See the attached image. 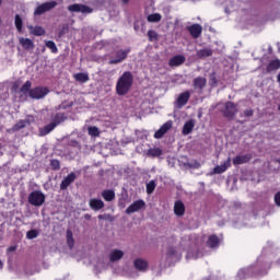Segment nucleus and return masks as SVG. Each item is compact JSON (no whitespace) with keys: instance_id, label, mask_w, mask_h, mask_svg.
<instances>
[{"instance_id":"obj_1","label":"nucleus","mask_w":280,"mask_h":280,"mask_svg":"<svg viewBox=\"0 0 280 280\" xmlns=\"http://www.w3.org/2000/svg\"><path fill=\"white\" fill-rule=\"evenodd\" d=\"M135 82V77L132 72L125 71L117 80L116 83V93L117 95L124 96L130 93V89H132V84Z\"/></svg>"},{"instance_id":"obj_2","label":"nucleus","mask_w":280,"mask_h":280,"mask_svg":"<svg viewBox=\"0 0 280 280\" xmlns=\"http://www.w3.org/2000/svg\"><path fill=\"white\" fill-rule=\"evenodd\" d=\"M131 49H118L114 52V56L110 57L108 65H120V62H124L128 58V54H130Z\"/></svg>"},{"instance_id":"obj_3","label":"nucleus","mask_w":280,"mask_h":280,"mask_svg":"<svg viewBox=\"0 0 280 280\" xmlns=\"http://www.w3.org/2000/svg\"><path fill=\"white\" fill-rule=\"evenodd\" d=\"M28 203L33 207H43L45 205V194L40 190H34L28 195Z\"/></svg>"},{"instance_id":"obj_4","label":"nucleus","mask_w":280,"mask_h":280,"mask_svg":"<svg viewBox=\"0 0 280 280\" xmlns=\"http://www.w3.org/2000/svg\"><path fill=\"white\" fill-rule=\"evenodd\" d=\"M56 5H58V2L56 1L44 2L36 7L34 11V16H40L45 14V12H49L50 10H54Z\"/></svg>"},{"instance_id":"obj_5","label":"nucleus","mask_w":280,"mask_h":280,"mask_svg":"<svg viewBox=\"0 0 280 280\" xmlns=\"http://www.w3.org/2000/svg\"><path fill=\"white\" fill-rule=\"evenodd\" d=\"M49 94V88L36 86L30 91L31 100H43L46 95Z\"/></svg>"},{"instance_id":"obj_6","label":"nucleus","mask_w":280,"mask_h":280,"mask_svg":"<svg viewBox=\"0 0 280 280\" xmlns=\"http://www.w3.org/2000/svg\"><path fill=\"white\" fill-rule=\"evenodd\" d=\"M222 113L223 117H226V119H233L235 117V114L237 113V107L233 102H226L224 104Z\"/></svg>"},{"instance_id":"obj_7","label":"nucleus","mask_w":280,"mask_h":280,"mask_svg":"<svg viewBox=\"0 0 280 280\" xmlns=\"http://www.w3.org/2000/svg\"><path fill=\"white\" fill-rule=\"evenodd\" d=\"M68 10L69 12H81V14H93V8L80 3L70 4Z\"/></svg>"},{"instance_id":"obj_8","label":"nucleus","mask_w":280,"mask_h":280,"mask_svg":"<svg viewBox=\"0 0 280 280\" xmlns=\"http://www.w3.org/2000/svg\"><path fill=\"white\" fill-rule=\"evenodd\" d=\"M145 208V201L143 199H139L133 201L127 209L126 213L127 215H130L132 213H137V211H141V209Z\"/></svg>"},{"instance_id":"obj_9","label":"nucleus","mask_w":280,"mask_h":280,"mask_svg":"<svg viewBox=\"0 0 280 280\" xmlns=\"http://www.w3.org/2000/svg\"><path fill=\"white\" fill-rule=\"evenodd\" d=\"M75 178H78V175H75L74 172H71L68 174L60 184V190L61 191H67L69 189V186L72 185V183H75Z\"/></svg>"},{"instance_id":"obj_10","label":"nucleus","mask_w":280,"mask_h":280,"mask_svg":"<svg viewBox=\"0 0 280 280\" xmlns=\"http://www.w3.org/2000/svg\"><path fill=\"white\" fill-rule=\"evenodd\" d=\"M172 126H174V121L168 120L160 127L158 131L154 133V139H163V136L168 131L172 130Z\"/></svg>"},{"instance_id":"obj_11","label":"nucleus","mask_w":280,"mask_h":280,"mask_svg":"<svg viewBox=\"0 0 280 280\" xmlns=\"http://www.w3.org/2000/svg\"><path fill=\"white\" fill-rule=\"evenodd\" d=\"M191 97V93L189 91H185L180 93L176 100V106L178 108H183V106H187V103L189 102Z\"/></svg>"},{"instance_id":"obj_12","label":"nucleus","mask_w":280,"mask_h":280,"mask_svg":"<svg viewBox=\"0 0 280 280\" xmlns=\"http://www.w3.org/2000/svg\"><path fill=\"white\" fill-rule=\"evenodd\" d=\"M187 31L189 32L190 36H192V38H200V36L202 35V25L192 24L190 26H187Z\"/></svg>"},{"instance_id":"obj_13","label":"nucleus","mask_w":280,"mask_h":280,"mask_svg":"<svg viewBox=\"0 0 280 280\" xmlns=\"http://www.w3.org/2000/svg\"><path fill=\"white\" fill-rule=\"evenodd\" d=\"M222 242V238H220L218 235L215 234H211L209 237H208V241H207V246L208 248H219L220 247V244Z\"/></svg>"},{"instance_id":"obj_14","label":"nucleus","mask_w":280,"mask_h":280,"mask_svg":"<svg viewBox=\"0 0 280 280\" xmlns=\"http://www.w3.org/2000/svg\"><path fill=\"white\" fill-rule=\"evenodd\" d=\"M185 60L186 58L184 55H176L168 60V66L180 67V65H185Z\"/></svg>"},{"instance_id":"obj_15","label":"nucleus","mask_w":280,"mask_h":280,"mask_svg":"<svg viewBox=\"0 0 280 280\" xmlns=\"http://www.w3.org/2000/svg\"><path fill=\"white\" fill-rule=\"evenodd\" d=\"M229 167H231V158H228V161H224L223 164L215 166L212 174H224Z\"/></svg>"},{"instance_id":"obj_16","label":"nucleus","mask_w":280,"mask_h":280,"mask_svg":"<svg viewBox=\"0 0 280 280\" xmlns=\"http://www.w3.org/2000/svg\"><path fill=\"white\" fill-rule=\"evenodd\" d=\"M174 213L177 218H183V215H185V203L182 200L175 201Z\"/></svg>"},{"instance_id":"obj_17","label":"nucleus","mask_w":280,"mask_h":280,"mask_svg":"<svg viewBox=\"0 0 280 280\" xmlns=\"http://www.w3.org/2000/svg\"><path fill=\"white\" fill-rule=\"evenodd\" d=\"M133 267L136 268V270H139L140 272H145V270H148V260L142 258H137L133 261Z\"/></svg>"},{"instance_id":"obj_18","label":"nucleus","mask_w":280,"mask_h":280,"mask_svg":"<svg viewBox=\"0 0 280 280\" xmlns=\"http://www.w3.org/2000/svg\"><path fill=\"white\" fill-rule=\"evenodd\" d=\"M89 205L93 211H100L105 207L104 201L102 199L96 198L90 199Z\"/></svg>"},{"instance_id":"obj_19","label":"nucleus","mask_w":280,"mask_h":280,"mask_svg":"<svg viewBox=\"0 0 280 280\" xmlns=\"http://www.w3.org/2000/svg\"><path fill=\"white\" fill-rule=\"evenodd\" d=\"M194 89H198L199 91H202L205 86H207V79L203 77H197L192 81Z\"/></svg>"},{"instance_id":"obj_20","label":"nucleus","mask_w":280,"mask_h":280,"mask_svg":"<svg viewBox=\"0 0 280 280\" xmlns=\"http://www.w3.org/2000/svg\"><path fill=\"white\" fill-rule=\"evenodd\" d=\"M20 45H22L23 49H25L26 51H30V49H34L35 47L34 40L25 37L20 38Z\"/></svg>"},{"instance_id":"obj_21","label":"nucleus","mask_w":280,"mask_h":280,"mask_svg":"<svg viewBox=\"0 0 280 280\" xmlns=\"http://www.w3.org/2000/svg\"><path fill=\"white\" fill-rule=\"evenodd\" d=\"M102 198L105 202H113L115 200V190L105 189L102 191Z\"/></svg>"},{"instance_id":"obj_22","label":"nucleus","mask_w":280,"mask_h":280,"mask_svg":"<svg viewBox=\"0 0 280 280\" xmlns=\"http://www.w3.org/2000/svg\"><path fill=\"white\" fill-rule=\"evenodd\" d=\"M196 126V124H194V120H188L184 124L182 133L187 136V135H191V132H194V127Z\"/></svg>"},{"instance_id":"obj_23","label":"nucleus","mask_w":280,"mask_h":280,"mask_svg":"<svg viewBox=\"0 0 280 280\" xmlns=\"http://www.w3.org/2000/svg\"><path fill=\"white\" fill-rule=\"evenodd\" d=\"M279 69H280V60L273 59L269 61L267 66V73H272V71H279Z\"/></svg>"},{"instance_id":"obj_24","label":"nucleus","mask_w":280,"mask_h":280,"mask_svg":"<svg viewBox=\"0 0 280 280\" xmlns=\"http://www.w3.org/2000/svg\"><path fill=\"white\" fill-rule=\"evenodd\" d=\"M124 258V252H121V249H114L110 254H109V261H119V259Z\"/></svg>"},{"instance_id":"obj_25","label":"nucleus","mask_w":280,"mask_h":280,"mask_svg":"<svg viewBox=\"0 0 280 280\" xmlns=\"http://www.w3.org/2000/svg\"><path fill=\"white\" fill-rule=\"evenodd\" d=\"M32 91V81H26L22 88L20 89V93L24 95V97H30V92Z\"/></svg>"},{"instance_id":"obj_26","label":"nucleus","mask_w":280,"mask_h":280,"mask_svg":"<svg viewBox=\"0 0 280 280\" xmlns=\"http://www.w3.org/2000/svg\"><path fill=\"white\" fill-rule=\"evenodd\" d=\"M67 119V115L65 113H57L52 117V124H56V126H60L65 120Z\"/></svg>"},{"instance_id":"obj_27","label":"nucleus","mask_w":280,"mask_h":280,"mask_svg":"<svg viewBox=\"0 0 280 280\" xmlns=\"http://www.w3.org/2000/svg\"><path fill=\"white\" fill-rule=\"evenodd\" d=\"M197 56L199 58H209L210 56H213V50L211 48H202L197 51Z\"/></svg>"},{"instance_id":"obj_28","label":"nucleus","mask_w":280,"mask_h":280,"mask_svg":"<svg viewBox=\"0 0 280 280\" xmlns=\"http://www.w3.org/2000/svg\"><path fill=\"white\" fill-rule=\"evenodd\" d=\"M74 80L81 82L82 84L89 82V74L84 72H79L74 74Z\"/></svg>"},{"instance_id":"obj_29","label":"nucleus","mask_w":280,"mask_h":280,"mask_svg":"<svg viewBox=\"0 0 280 280\" xmlns=\"http://www.w3.org/2000/svg\"><path fill=\"white\" fill-rule=\"evenodd\" d=\"M56 127V124L50 122L40 130V135L45 137L46 135H49V132H51Z\"/></svg>"},{"instance_id":"obj_30","label":"nucleus","mask_w":280,"mask_h":280,"mask_svg":"<svg viewBox=\"0 0 280 280\" xmlns=\"http://www.w3.org/2000/svg\"><path fill=\"white\" fill-rule=\"evenodd\" d=\"M14 25H15L18 32H20V33L23 32V19L21 18V15L15 14Z\"/></svg>"},{"instance_id":"obj_31","label":"nucleus","mask_w":280,"mask_h":280,"mask_svg":"<svg viewBox=\"0 0 280 280\" xmlns=\"http://www.w3.org/2000/svg\"><path fill=\"white\" fill-rule=\"evenodd\" d=\"M147 154L148 156H152L153 159H156V156H161V154H163V150L159 148L149 149Z\"/></svg>"},{"instance_id":"obj_32","label":"nucleus","mask_w":280,"mask_h":280,"mask_svg":"<svg viewBox=\"0 0 280 280\" xmlns=\"http://www.w3.org/2000/svg\"><path fill=\"white\" fill-rule=\"evenodd\" d=\"M232 163L235 165V167H237V165H244V163H246V155H236L232 160Z\"/></svg>"},{"instance_id":"obj_33","label":"nucleus","mask_w":280,"mask_h":280,"mask_svg":"<svg viewBox=\"0 0 280 280\" xmlns=\"http://www.w3.org/2000/svg\"><path fill=\"white\" fill-rule=\"evenodd\" d=\"M31 30H32V34L33 36H45V28H43V26H35V27H32L31 26Z\"/></svg>"},{"instance_id":"obj_34","label":"nucleus","mask_w":280,"mask_h":280,"mask_svg":"<svg viewBox=\"0 0 280 280\" xmlns=\"http://www.w3.org/2000/svg\"><path fill=\"white\" fill-rule=\"evenodd\" d=\"M162 16L160 13H152L150 15H148L147 21H149V23H159V21H161Z\"/></svg>"},{"instance_id":"obj_35","label":"nucleus","mask_w":280,"mask_h":280,"mask_svg":"<svg viewBox=\"0 0 280 280\" xmlns=\"http://www.w3.org/2000/svg\"><path fill=\"white\" fill-rule=\"evenodd\" d=\"M45 45L48 47V49H50L51 54H58V46H56V42L47 40Z\"/></svg>"},{"instance_id":"obj_36","label":"nucleus","mask_w":280,"mask_h":280,"mask_svg":"<svg viewBox=\"0 0 280 280\" xmlns=\"http://www.w3.org/2000/svg\"><path fill=\"white\" fill-rule=\"evenodd\" d=\"M67 244L69 248L75 246V240H73V233L71 231H67Z\"/></svg>"},{"instance_id":"obj_37","label":"nucleus","mask_w":280,"mask_h":280,"mask_svg":"<svg viewBox=\"0 0 280 280\" xmlns=\"http://www.w3.org/2000/svg\"><path fill=\"white\" fill-rule=\"evenodd\" d=\"M154 189H156V182L154 180H150L148 184H147V194H154Z\"/></svg>"},{"instance_id":"obj_38","label":"nucleus","mask_w":280,"mask_h":280,"mask_svg":"<svg viewBox=\"0 0 280 280\" xmlns=\"http://www.w3.org/2000/svg\"><path fill=\"white\" fill-rule=\"evenodd\" d=\"M27 127V120H20L13 126V130H23Z\"/></svg>"},{"instance_id":"obj_39","label":"nucleus","mask_w":280,"mask_h":280,"mask_svg":"<svg viewBox=\"0 0 280 280\" xmlns=\"http://www.w3.org/2000/svg\"><path fill=\"white\" fill-rule=\"evenodd\" d=\"M148 38H149L150 43H153V40H159V34L155 31L149 30Z\"/></svg>"},{"instance_id":"obj_40","label":"nucleus","mask_w":280,"mask_h":280,"mask_svg":"<svg viewBox=\"0 0 280 280\" xmlns=\"http://www.w3.org/2000/svg\"><path fill=\"white\" fill-rule=\"evenodd\" d=\"M88 132L90 137H100V129L95 126L89 127Z\"/></svg>"},{"instance_id":"obj_41","label":"nucleus","mask_w":280,"mask_h":280,"mask_svg":"<svg viewBox=\"0 0 280 280\" xmlns=\"http://www.w3.org/2000/svg\"><path fill=\"white\" fill-rule=\"evenodd\" d=\"M38 235H39L38 230H30V231L26 233L27 240H36V237H38Z\"/></svg>"},{"instance_id":"obj_42","label":"nucleus","mask_w":280,"mask_h":280,"mask_svg":"<svg viewBox=\"0 0 280 280\" xmlns=\"http://www.w3.org/2000/svg\"><path fill=\"white\" fill-rule=\"evenodd\" d=\"M50 167H51V170H55L56 172H58V170H60V161L51 160Z\"/></svg>"},{"instance_id":"obj_43","label":"nucleus","mask_w":280,"mask_h":280,"mask_svg":"<svg viewBox=\"0 0 280 280\" xmlns=\"http://www.w3.org/2000/svg\"><path fill=\"white\" fill-rule=\"evenodd\" d=\"M71 106H73V102H70V103L63 102L59 105V109L67 110V108H71Z\"/></svg>"},{"instance_id":"obj_44","label":"nucleus","mask_w":280,"mask_h":280,"mask_svg":"<svg viewBox=\"0 0 280 280\" xmlns=\"http://www.w3.org/2000/svg\"><path fill=\"white\" fill-rule=\"evenodd\" d=\"M275 202L278 207H280V191L276 194L275 196Z\"/></svg>"},{"instance_id":"obj_45","label":"nucleus","mask_w":280,"mask_h":280,"mask_svg":"<svg viewBox=\"0 0 280 280\" xmlns=\"http://www.w3.org/2000/svg\"><path fill=\"white\" fill-rule=\"evenodd\" d=\"M168 257H173V255H176V249L170 248L167 252Z\"/></svg>"},{"instance_id":"obj_46","label":"nucleus","mask_w":280,"mask_h":280,"mask_svg":"<svg viewBox=\"0 0 280 280\" xmlns=\"http://www.w3.org/2000/svg\"><path fill=\"white\" fill-rule=\"evenodd\" d=\"M71 145H73V148H80V143L77 140H72Z\"/></svg>"},{"instance_id":"obj_47","label":"nucleus","mask_w":280,"mask_h":280,"mask_svg":"<svg viewBox=\"0 0 280 280\" xmlns=\"http://www.w3.org/2000/svg\"><path fill=\"white\" fill-rule=\"evenodd\" d=\"M98 220H108L106 214H100Z\"/></svg>"},{"instance_id":"obj_48","label":"nucleus","mask_w":280,"mask_h":280,"mask_svg":"<svg viewBox=\"0 0 280 280\" xmlns=\"http://www.w3.org/2000/svg\"><path fill=\"white\" fill-rule=\"evenodd\" d=\"M9 253H14V250H16V247L15 246H10L8 248Z\"/></svg>"},{"instance_id":"obj_49","label":"nucleus","mask_w":280,"mask_h":280,"mask_svg":"<svg viewBox=\"0 0 280 280\" xmlns=\"http://www.w3.org/2000/svg\"><path fill=\"white\" fill-rule=\"evenodd\" d=\"M84 220H91V214H89V213H86V214H84Z\"/></svg>"},{"instance_id":"obj_50","label":"nucleus","mask_w":280,"mask_h":280,"mask_svg":"<svg viewBox=\"0 0 280 280\" xmlns=\"http://www.w3.org/2000/svg\"><path fill=\"white\" fill-rule=\"evenodd\" d=\"M121 2L124 3V5H128V3H130V0H121Z\"/></svg>"},{"instance_id":"obj_51","label":"nucleus","mask_w":280,"mask_h":280,"mask_svg":"<svg viewBox=\"0 0 280 280\" xmlns=\"http://www.w3.org/2000/svg\"><path fill=\"white\" fill-rule=\"evenodd\" d=\"M212 82L217 84L218 81L215 80V78H212Z\"/></svg>"},{"instance_id":"obj_52","label":"nucleus","mask_w":280,"mask_h":280,"mask_svg":"<svg viewBox=\"0 0 280 280\" xmlns=\"http://www.w3.org/2000/svg\"><path fill=\"white\" fill-rule=\"evenodd\" d=\"M248 115H253V113H250V112H247V116H248Z\"/></svg>"},{"instance_id":"obj_53","label":"nucleus","mask_w":280,"mask_h":280,"mask_svg":"<svg viewBox=\"0 0 280 280\" xmlns=\"http://www.w3.org/2000/svg\"><path fill=\"white\" fill-rule=\"evenodd\" d=\"M2 2H3V0H0V5H1Z\"/></svg>"},{"instance_id":"obj_54","label":"nucleus","mask_w":280,"mask_h":280,"mask_svg":"<svg viewBox=\"0 0 280 280\" xmlns=\"http://www.w3.org/2000/svg\"><path fill=\"white\" fill-rule=\"evenodd\" d=\"M43 52H45V48H43V50H42Z\"/></svg>"},{"instance_id":"obj_55","label":"nucleus","mask_w":280,"mask_h":280,"mask_svg":"<svg viewBox=\"0 0 280 280\" xmlns=\"http://www.w3.org/2000/svg\"><path fill=\"white\" fill-rule=\"evenodd\" d=\"M278 264H280V259L278 260Z\"/></svg>"},{"instance_id":"obj_56","label":"nucleus","mask_w":280,"mask_h":280,"mask_svg":"<svg viewBox=\"0 0 280 280\" xmlns=\"http://www.w3.org/2000/svg\"><path fill=\"white\" fill-rule=\"evenodd\" d=\"M278 108H279V110H280V105H279V107H278Z\"/></svg>"},{"instance_id":"obj_57","label":"nucleus","mask_w":280,"mask_h":280,"mask_svg":"<svg viewBox=\"0 0 280 280\" xmlns=\"http://www.w3.org/2000/svg\"><path fill=\"white\" fill-rule=\"evenodd\" d=\"M0 150H1V143H0Z\"/></svg>"}]
</instances>
